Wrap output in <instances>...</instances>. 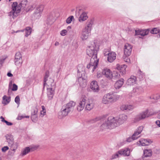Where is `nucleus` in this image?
<instances>
[{"label":"nucleus","mask_w":160,"mask_h":160,"mask_svg":"<svg viewBox=\"0 0 160 160\" xmlns=\"http://www.w3.org/2000/svg\"><path fill=\"white\" fill-rule=\"evenodd\" d=\"M120 98V96L115 92H110L104 95L102 98V102L108 104L116 102Z\"/></svg>","instance_id":"nucleus-1"},{"label":"nucleus","mask_w":160,"mask_h":160,"mask_svg":"<svg viewBox=\"0 0 160 160\" xmlns=\"http://www.w3.org/2000/svg\"><path fill=\"white\" fill-rule=\"evenodd\" d=\"M75 105V103L73 101H71L66 105L63 106L61 111L58 112V118L61 119L67 116Z\"/></svg>","instance_id":"nucleus-2"},{"label":"nucleus","mask_w":160,"mask_h":160,"mask_svg":"<svg viewBox=\"0 0 160 160\" xmlns=\"http://www.w3.org/2000/svg\"><path fill=\"white\" fill-rule=\"evenodd\" d=\"M115 121L114 117H109L105 122L102 124L101 126V128L102 130L106 129H112L116 127V123L113 122Z\"/></svg>","instance_id":"nucleus-3"},{"label":"nucleus","mask_w":160,"mask_h":160,"mask_svg":"<svg viewBox=\"0 0 160 160\" xmlns=\"http://www.w3.org/2000/svg\"><path fill=\"white\" fill-rule=\"evenodd\" d=\"M49 76V72L48 71L46 72L44 78L43 87H44L45 85L47 84L48 87L56 88V83L54 82V79L50 78L49 79H47Z\"/></svg>","instance_id":"nucleus-4"},{"label":"nucleus","mask_w":160,"mask_h":160,"mask_svg":"<svg viewBox=\"0 0 160 160\" xmlns=\"http://www.w3.org/2000/svg\"><path fill=\"white\" fill-rule=\"evenodd\" d=\"M148 112V110H147L139 113L135 116L133 122L134 123H136L148 117L149 116Z\"/></svg>","instance_id":"nucleus-5"},{"label":"nucleus","mask_w":160,"mask_h":160,"mask_svg":"<svg viewBox=\"0 0 160 160\" xmlns=\"http://www.w3.org/2000/svg\"><path fill=\"white\" fill-rule=\"evenodd\" d=\"M12 13L13 14V18H14L15 17L18 15V14L21 11V7L18 4L17 2H13L12 5Z\"/></svg>","instance_id":"nucleus-6"},{"label":"nucleus","mask_w":160,"mask_h":160,"mask_svg":"<svg viewBox=\"0 0 160 160\" xmlns=\"http://www.w3.org/2000/svg\"><path fill=\"white\" fill-rule=\"evenodd\" d=\"M95 56H94V58H95ZM98 62V59H96L95 60L93 58H91L90 60V63L87 65V68L89 69L91 72H93L96 67H97Z\"/></svg>","instance_id":"nucleus-7"},{"label":"nucleus","mask_w":160,"mask_h":160,"mask_svg":"<svg viewBox=\"0 0 160 160\" xmlns=\"http://www.w3.org/2000/svg\"><path fill=\"white\" fill-rule=\"evenodd\" d=\"M128 119V117L125 114H122L119 116V118H114L115 121L113 122L116 124V127L123 123Z\"/></svg>","instance_id":"nucleus-8"},{"label":"nucleus","mask_w":160,"mask_h":160,"mask_svg":"<svg viewBox=\"0 0 160 160\" xmlns=\"http://www.w3.org/2000/svg\"><path fill=\"white\" fill-rule=\"evenodd\" d=\"M87 98L86 97L82 98L78 102L77 106V109L79 112H81L84 108L86 103Z\"/></svg>","instance_id":"nucleus-9"},{"label":"nucleus","mask_w":160,"mask_h":160,"mask_svg":"<svg viewBox=\"0 0 160 160\" xmlns=\"http://www.w3.org/2000/svg\"><path fill=\"white\" fill-rule=\"evenodd\" d=\"M44 8V6L42 5L37 7L33 14L34 16L36 18H39L41 16V13L43 11Z\"/></svg>","instance_id":"nucleus-10"},{"label":"nucleus","mask_w":160,"mask_h":160,"mask_svg":"<svg viewBox=\"0 0 160 160\" xmlns=\"http://www.w3.org/2000/svg\"><path fill=\"white\" fill-rule=\"evenodd\" d=\"M94 106V102L92 99H87L85 105V109L86 110L90 111L93 108Z\"/></svg>","instance_id":"nucleus-11"},{"label":"nucleus","mask_w":160,"mask_h":160,"mask_svg":"<svg viewBox=\"0 0 160 160\" xmlns=\"http://www.w3.org/2000/svg\"><path fill=\"white\" fill-rule=\"evenodd\" d=\"M102 74L108 79H111L113 77V74L110 69L106 68L103 69L102 72Z\"/></svg>","instance_id":"nucleus-12"},{"label":"nucleus","mask_w":160,"mask_h":160,"mask_svg":"<svg viewBox=\"0 0 160 160\" xmlns=\"http://www.w3.org/2000/svg\"><path fill=\"white\" fill-rule=\"evenodd\" d=\"M56 88L47 87V94L49 99L51 100L53 97Z\"/></svg>","instance_id":"nucleus-13"},{"label":"nucleus","mask_w":160,"mask_h":160,"mask_svg":"<svg viewBox=\"0 0 160 160\" xmlns=\"http://www.w3.org/2000/svg\"><path fill=\"white\" fill-rule=\"evenodd\" d=\"M89 32L88 31L82 29L79 35L82 41L87 40L88 38Z\"/></svg>","instance_id":"nucleus-14"},{"label":"nucleus","mask_w":160,"mask_h":160,"mask_svg":"<svg viewBox=\"0 0 160 160\" xmlns=\"http://www.w3.org/2000/svg\"><path fill=\"white\" fill-rule=\"evenodd\" d=\"M90 88L95 92H98L99 90V88L97 82L95 81L91 82L90 86Z\"/></svg>","instance_id":"nucleus-15"},{"label":"nucleus","mask_w":160,"mask_h":160,"mask_svg":"<svg viewBox=\"0 0 160 160\" xmlns=\"http://www.w3.org/2000/svg\"><path fill=\"white\" fill-rule=\"evenodd\" d=\"M152 142V141L150 139H141L138 142V144L142 146H148Z\"/></svg>","instance_id":"nucleus-16"},{"label":"nucleus","mask_w":160,"mask_h":160,"mask_svg":"<svg viewBox=\"0 0 160 160\" xmlns=\"http://www.w3.org/2000/svg\"><path fill=\"white\" fill-rule=\"evenodd\" d=\"M78 82L80 87L82 88L86 87L87 85L86 78L79 77L78 78Z\"/></svg>","instance_id":"nucleus-17"},{"label":"nucleus","mask_w":160,"mask_h":160,"mask_svg":"<svg viewBox=\"0 0 160 160\" xmlns=\"http://www.w3.org/2000/svg\"><path fill=\"white\" fill-rule=\"evenodd\" d=\"M130 152V149L128 148H125L119 150V153L120 155L126 156H129Z\"/></svg>","instance_id":"nucleus-18"},{"label":"nucleus","mask_w":160,"mask_h":160,"mask_svg":"<svg viewBox=\"0 0 160 160\" xmlns=\"http://www.w3.org/2000/svg\"><path fill=\"white\" fill-rule=\"evenodd\" d=\"M116 54L114 52H109L108 54V60L110 62H112L116 58Z\"/></svg>","instance_id":"nucleus-19"},{"label":"nucleus","mask_w":160,"mask_h":160,"mask_svg":"<svg viewBox=\"0 0 160 160\" xmlns=\"http://www.w3.org/2000/svg\"><path fill=\"white\" fill-rule=\"evenodd\" d=\"M136 77L135 76H132L127 80V84L128 85H133L136 83Z\"/></svg>","instance_id":"nucleus-20"},{"label":"nucleus","mask_w":160,"mask_h":160,"mask_svg":"<svg viewBox=\"0 0 160 160\" xmlns=\"http://www.w3.org/2000/svg\"><path fill=\"white\" fill-rule=\"evenodd\" d=\"M116 66V68L119 70L122 74H124L126 73V69L127 68L126 65L123 64L120 66L119 64H117Z\"/></svg>","instance_id":"nucleus-21"},{"label":"nucleus","mask_w":160,"mask_h":160,"mask_svg":"<svg viewBox=\"0 0 160 160\" xmlns=\"http://www.w3.org/2000/svg\"><path fill=\"white\" fill-rule=\"evenodd\" d=\"M100 43L99 42H92L91 46H89L91 50H98L100 49Z\"/></svg>","instance_id":"nucleus-22"},{"label":"nucleus","mask_w":160,"mask_h":160,"mask_svg":"<svg viewBox=\"0 0 160 160\" xmlns=\"http://www.w3.org/2000/svg\"><path fill=\"white\" fill-rule=\"evenodd\" d=\"M87 54L89 57H92L91 58H94V56H95V58H93L95 60L96 59H98L97 58V51H88L87 52Z\"/></svg>","instance_id":"nucleus-23"},{"label":"nucleus","mask_w":160,"mask_h":160,"mask_svg":"<svg viewBox=\"0 0 160 160\" xmlns=\"http://www.w3.org/2000/svg\"><path fill=\"white\" fill-rule=\"evenodd\" d=\"M93 24V22L92 20L88 21L86 23V25L83 29L90 32L91 30L92 26Z\"/></svg>","instance_id":"nucleus-24"},{"label":"nucleus","mask_w":160,"mask_h":160,"mask_svg":"<svg viewBox=\"0 0 160 160\" xmlns=\"http://www.w3.org/2000/svg\"><path fill=\"white\" fill-rule=\"evenodd\" d=\"M134 108V107L130 105L124 104L122 105L120 107L121 110H132Z\"/></svg>","instance_id":"nucleus-25"},{"label":"nucleus","mask_w":160,"mask_h":160,"mask_svg":"<svg viewBox=\"0 0 160 160\" xmlns=\"http://www.w3.org/2000/svg\"><path fill=\"white\" fill-rule=\"evenodd\" d=\"M124 80L121 79L116 82L114 84V87L116 89H119L120 88L123 84Z\"/></svg>","instance_id":"nucleus-26"},{"label":"nucleus","mask_w":160,"mask_h":160,"mask_svg":"<svg viewBox=\"0 0 160 160\" xmlns=\"http://www.w3.org/2000/svg\"><path fill=\"white\" fill-rule=\"evenodd\" d=\"M24 31L25 32V36L26 37H28L29 35L32 32V29L30 27H27L25 30H18L16 32H23Z\"/></svg>","instance_id":"nucleus-27"},{"label":"nucleus","mask_w":160,"mask_h":160,"mask_svg":"<svg viewBox=\"0 0 160 160\" xmlns=\"http://www.w3.org/2000/svg\"><path fill=\"white\" fill-rule=\"evenodd\" d=\"M30 149L28 147H26L22 149L20 156L22 157L28 154L30 152Z\"/></svg>","instance_id":"nucleus-28"},{"label":"nucleus","mask_w":160,"mask_h":160,"mask_svg":"<svg viewBox=\"0 0 160 160\" xmlns=\"http://www.w3.org/2000/svg\"><path fill=\"white\" fill-rule=\"evenodd\" d=\"M88 18L87 14L85 12H83L80 16L79 21L80 22L83 21L87 19Z\"/></svg>","instance_id":"nucleus-29"},{"label":"nucleus","mask_w":160,"mask_h":160,"mask_svg":"<svg viewBox=\"0 0 160 160\" xmlns=\"http://www.w3.org/2000/svg\"><path fill=\"white\" fill-rule=\"evenodd\" d=\"M28 3L27 0H22L19 5L21 6V8L22 7L25 10L27 8L26 6L28 5Z\"/></svg>","instance_id":"nucleus-30"},{"label":"nucleus","mask_w":160,"mask_h":160,"mask_svg":"<svg viewBox=\"0 0 160 160\" xmlns=\"http://www.w3.org/2000/svg\"><path fill=\"white\" fill-rule=\"evenodd\" d=\"M152 151L151 149H146L144 151V155L145 157H150L152 155Z\"/></svg>","instance_id":"nucleus-31"},{"label":"nucleus","mask_w":160,"mask_h":160,"mask_svg":"<svg viewBox=\"0 0 160 160\" xmlns=\"http://www.w3.org/2000/svg\"><path fill=\"white\" fill-rule=\"evenodd\" d=\"M10 97H7L6 96H4L3 97L2 103L4 105H6L9 102V98Z\"/></svg>","instance_id":"nucleus-32"},{"label":"nucleus","mask_w":160,"mask_h":160,"mask_svg":"<svg viewBox=\"0 0 160 160\" xmlns=\"http://www.w3.org/2000/svg\"><path fill=\"white\" fill-rule=\"evenodd\" d=\"M42 110L40 111V116L42 117L44 115H45L46 113V111L44 106H42Z\"/></svg>","instance_id":"nucleus-33"},{"label":"nucleus","mask_w":160,"mask_h":160,"mask_svg":"<svg viewBox=\"0 0 160 160\" xmlns=\"http://www.w3.org/2000/svg\"><path fill=\"white\" fill-rule=\"evenodd\" d=\"M22 59H15V64L18 66H21L22 64Z\"/></svg>","instance_id":"nucleus-34"},{"label":"nucleus","mask_w":160,"mask_h":160,"mask_svg":"<svg viewBox=\"0 0 160 160\" xmlns=\"http://www.w3.org/2000/svg\"><path fill=\"white\" fill-rule=\"evenodd\" d=\"M140 134V133H139V132H138L137 131L135 132L132 136L133 140L137 139L140 137V136H138Z\"/></svg>","instance_id":"nucleus-35"},{"label":"nucleus","mask_w":160,"mask_h":160,"mask_svg":"<svg viewBox=\"0 0 160 160\" xmlns=\"http://www.w3.org/2000/svg\"><path fill=\"white\" fill-rule=\"evenodd\" d=\"M119 155L118 151V152H116L112 156L110 160H112L113 159L119 158Z\"/></svg>","instance_id":"nucleus-36"},{"label":"nucleus","mask_w":160,"mask_h":160,"mask_svg":"<svg viewBox=\"0 0 160 160\" xmlns=\"http://www.w3.org/2000/svg\"><path fill=\"white\" fill-rule=\"evenodd\" d=\"M31 118L33 122H36L38 120V115L31 114Z\"/></svg>","instance_id":"nucleus-37"},{"label":"nucleus","mask_w":160,"mask_h":160,"mask_svg":"<svg viewBox=\"0 0 160 160\" xmlns=\"http://www.w3.org/2000/svg\"><path fill=\"white\" fill-rule=\"evenodd\" d=\"M34 8V5H31L27 7L25 10L26 12H28L32 10Z\"/></svg>","instance_id":"nucleus-38"},{"label":"nucleus","mask_w":160,"mask_h":160,"mask_svg":"<svg viewBox=\"0 0 160 160\" xmlns=\"http://www.w3.org/2000/svg\"><path fill=\"white\" fill-rule=\"evenodd\" d=\"M22 55L20 52H18L15 54V59H22Z\"/></svg>","instance_id":"nucleus-39"},{"label":"nucleus","mask_w":160,"mask_h":160,"mask_svg":"<svg viewBox=\"0 0 160 160\" xmlns=\"http://www.w3.org/2000/svg\"><path fill=\"white\" fill-rule=\"evenodd\" d=\"M38 110L36 107H33L31 112V114L38 115Z\"/></svg>","instance_id":"nucleus-40"},{"label":"nucleus","mask_w":160,"mask_h":160,"mask_svg":"<svg viewBox=\"0 0 160 160\" xmlns=\"http://www.w3.org/2000/svg\"><path fill=\"white\" fill-rule=\"evenodd\" d=\"M149 31L148 30H141V35L142 36H144L148 34Z\"/></svg>","instance_id":"nucleus-41"},{"label":"nucleus","mask_w":160,"mask_h":160,"mask_svg":"<svg viewBox=\"0 0 160 160\" xmlns=\"http://www.w3.org/2000/svg\"><path fill=\"white\" fill-rule=\"evenodd\" d=\"M132 46L130 44L128 43H126L124 46V49H127V50H130L131 49Z\"/></svg>","instance_id":"nucleus-42"},{"label":"nucleus","mask_w":160,"mask_h":160,"mask_svg":"<svg viewBox=\"0 0 160 160\" xmlns=\"http://www.w3.org/2000/svg\"><path fill=\"white\" fill-rule=\"evenodd\" d=\"M17 148V145L16 143L13 142L11 146V150L15 151Z\"/></svg>","instance_id":"nucleus-43"},{"label":"nucleus","mask_w":160,"mask_h":160,"mask_svg":"<svg viewBox=\"0 0 160 160\" xmlns=\"http://www.w3.org/2000/svg\"><path fill=\"white\" fill-rule=\"evenodd\" d=\"M73 19H74V17L72 16H71L67 18L66 22L67 23L69 24L71 23Z\"/></svg>","instance_id":"nucleus-44"},{"label":"nucleus","mask_w":160,"mask_h":160,"mask_svg":"<svg viewBox=\"0 0 160 160\" xmlns=\"http://www.w3.org/2000/svg\"><path fill=\"white\" fill-rule=\"evenodd\" d=\"M160 31V30L157 28H155L152 29L150 32L151 33L155 34L159 32Z\"/></svg>","instance_id":"nucleus-45"},{"label":"nucleus","mask_w":160,"mask_h":160,"mask_svg":"<svg viewBox=\"0 0 160 160\" xmlns=\"http://www.w3.org/2000/svg\"><path fill=\"white\" fill-rule=\"evenodd\" d=\"M39 147V146L37 145H33L31 146L28 147L30 149V151H33L36 149H37Z\"/></svg>","instance_id":"nucleus-46"},{"label":"nucleus","mask_w":160,"mask_h":160,"mask_svg":"<svg viewBox=\"0 0 160 160\" xmlns=\"http://www.w3.org/2000/svg\"><path fill=\"white\" fill-rule=\"evenodd\" d=\"M29 118V116H25V115H21V116H18V117L17 118V119L18 120H20L22 119V118Z\"/></svg>","instance_id":"nucleus-47"},{"label":"nucleus","mask_w":160,"mask_h":160,"mask_svg":"<svg viewBox=\"0 0 160 160\" xmlns=\"http://www.w3.org/2000/svg\"><path fill=\"white\" fill-rule=\"evenodd\" d=\"M124 56L128 57L131 53V51H124Z\"/></svg>","instance_id":"nucleus-48"},{"label":"nucleus","mask_w":160,"mask_h":160,"mask_svg":"<svg viewBox=\"0 0 160 160\" xmlns=\"http://www.w3.org/2000/svg\"><path fill=\"white\" fill-rule=\"evenodd\" d=\"M143 128L142 126H140L137 128L136 131L140 134L143 130Z\"/></svg>","instance_id":"nucleus-49"},{"label":"nucleus","mask_w":160,"mask_h":160,"mask_svg":"<svg viewBox=\"0 0 160 160\" xmlns=\"http://www.w3.org/2000/svg\"><path fill=\"white\" fill-rule=\"evenodd\" d=\"M123 59L125 62H128L130 63V59L128 58V56H123Z\"/></svg>","instance_id":"nucleus-50"},{"label":"nucleus","mask_w":160,"mask_h":160,"mask_svg":"<svg viewBox=\"0 0 160 160\" xmlns=\"http://www.w3.org/2000/svg\"><path fill=\"white\" fill-rule=\"evenodd\" d=\"M67 32V30L63 29L61 31L60 34L62 36H64L66 34Z\"/></svg>","instance_id":"nucleus-51"},{"label":"nucleus","mask_w":160,"mask_h":160,"mask_svg":"<svg viewBox=\"0 0 160 160\" xmlns=\"http://www.w3.org/2000/svg\"><path fill=\"white\" fill-rule=\"evenodd\" d=\"M18 89V86L15 84H13L12 85V91H15Z\"/></svg>","instance_id":"nucleus-52"},{"label":"nucleus","mask_w":160,"mask_h":160,"mask_svg":"<svg viewBox=\"0 0 160 160\" xmlns=\"http://www.w3.org/2000/svg\"><path fill=\"white\" fill-rule=\"evenodd\" d=\"M139 78L140 79H142L143 78V77L144 76V74L142 72L140 71H139Z\"/></svg>","instance_id":"nucleus-53"},{"label":"nucleus","mask_w":160,"mask_h":160,"mask_svg":"<svg viewBox=\"0 0 160 160\" xmlns=\"http://www.w3.org/2000/svg\"><path fill=\"white\" fill-rule=\"evenodd\" d=\"M20 98L18 96H17L15 98V102L17 104H19L20 103Z\"/></svg>","instance_id":"nucleus-54"},{"label":"nucleus","mask_w":160,"mask_h":160,"mask_svg":"<svg viewBox=\"0 0 160 160\" xmlns=\"http://www.w3.org/2000/svg\"><path fill=\"white\" fill-rule=\"evenodd\" d=\"M160 98V96L159 95H158V96H152L150 97H149L151 99H153L154 100H157V99H159Z\"/></svg>","instance_id":"nucleus-55"},{"label":"nucleus","mask_w":160,"mask_h":160,"mask_svg":"<svg viewBox=\"0 0 160 160\" xmlns=\"http://www.w3.org/2000/svg\"><path fill=\"white\" fill-rule=\"evenodd\" d=\"M9 149L8 146H4L2 148V151L3 152H5L7 150Z\"/></svg>","instance_id":"nucleus-56"},{"label":"nucleus","mask_w":160,"mask_h":160,"mask_svg":"<svg viewBox=\"0 0 160 160\" xmlns=\"http://www.w3.org/2000/svg\"><path fill=\"white\" fill-rule=\"evenodd\" d=\"M141 30H135V35H141Z\"/></svg>","instance_id":"nucleus-57"},{"label":"nucleus","mask_w":160,"mask_h":160,"mask_svg":"<svg viewBox=\"0 0 160 160\" xmlns=\"http://www.w3.org/2000/svg\"><path fill=\"white\" fill-rule=\"evenodd\" d=\"M6 57H1L0 58V63L2 64L4 61L6 59Z\"/></svg>","instance_id":"nucleus-58"},{"label":"nucleus","mask_w":160,"mask_h":160,"mask_svg":"<svg viewBox=\"0 0 160 160\" xmlns=\"http://www.w3.org/2000/svg\"><path fill=\"white\" fill-rule=\"evenodd\" d=\"M133 140V138H132V136L131 137L128 138L127 140V141L128 142H130L132 140Z\"/></svg>","instance_id":"nucleus-59"},{"label":"nucleus","mask_w":160,"mask_h":160,"mask_svg":"<svg viewBox=\"0 0 160 160\" xmlns=\"http://www.w3.org/2000/svg\"><path fill=\"white\" fill-rule=\"evenodd\" d=\"M99 118H96L94 119H92V120L91 121V122H94L98 121L99 120Z\"/></svg>","instance_id":"nucleus-60"},{"label":"nucleus","mask_w":160,"mask_h":160,"mask_svg":"<svg viewBox=\"0 0 160 160\" xmlns=\"http://www.w3.org/2000/svg\"><path fill=\"white\" fill-rule=\"evenodd\" d=\"M5 137H6L7 140L8 142H9L10 141L9 136L8 135H7Z\"/></svg>","instance_id":"nucleus-61"},{"label":"nucleus","mask_w":160,"mask_h":160,"mask_svg":"<svg viewBox=\"0 0 160 160\" xmlns=\"http://www.w3.org/2000/svg\"><path fill=\"white\" fill-rule=\"evenodd\" d=\"M156 123L158 127H160V121L157 120L156 122Z\"/></svg>","instance_id":"nucleus-62"},{"label":"nucleus","mask_w":160,"mask_h":160,"mask_svg":"<svg viewBox=\"0 0 160 160\" xmlns=\"http://www.w3.org/2000/svg\"><path fill=\"white\" fill-rule=\"evenodd\" d=\"M0 118L1 119L2 122H4L5 121V120L4 119V118L2 116H1Z\"/></svg>","instance_id":"nucleus-63"},{"label":"nucleus","mask_w":160,"mask_h":160,"mask_svg":"<svg viewBox=\"0 0 160 160\" xmlns=\"http://www.w3.org/2000/svg\"><path fill=\"white\" fill-rule=\"evenodd\" d=\"M4 122L6 123L7 125L8 126L10 125V122H8L7 121L5 120Z\"/></svg>","instance_id":"nucleus-64"}]
</instances>
